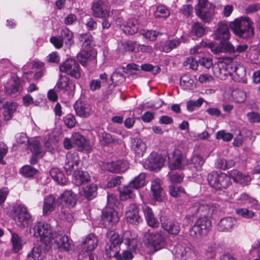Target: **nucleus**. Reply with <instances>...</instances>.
<instances>
[{
    "mask_svg": "<svg viewBox=\"0 0 260 260\" xmlns=\"http://www.w3.org/2000/svg\"><path fill=\"white\" fill-rule=\"evenodd\" d=\"M59 71L79 79L81 77V70L78 63L74 59L69 58L59 66Z\"/></svg>",
    "mask_w": 260,
    "mask_h": 260,
    "instance_id": "8",
    "label": "nucleus"
},
{
    "mask_svg": "<svg viewBox=\"0 0 260 260\" xmlns=\"http://www.w3.org/2000/svg\"><path fill=\"white\" fill-rule=\"evenodd\" d=\"M11 241L13 246V250L14 252H18L22 249V239L17 234L15 233H11Z\"/></svg>",
    "mask_w": 260,
    "mask_h": 260,
    "instance_id": "49",
    "label": "nucleus"
},
{
    "mask_svg": "<svg viewBox=\"0 0 260 260\" xmlns=\"http://www.w3.org/2000/svg\"><path fill=\"white\" fill-rule=\"evenodd\" d=\"M58 201L60 204L64 203L66 206L73 207L77 203V198L76 194L71 190H66L58 198Z\"/></svg>",
    "mask_w": 260,
    "mask_h": 260,
    "instance_id": "23",
    "label": "nucleus"
},
{
    "mask_svg": "<svg viewBox=\"0 0 260 260\" xmlns=\"http://www.w3.org/2000/svg\"><path fill=\"white\" fill-rule=\"evenodd\" d=\"M160 221L162 227L169 233L172 235H177L180 231V226L177 222L172 221L165 217H161Z\"/></svg>",
    "mask_w": 260,
    "mask_h": 260,
    "instance_id": "25",
    "label": "nucleus"
},
{
    "mask_svg": "<svg viewBox=\"0 0 260 260\" xmlns=\"http://www.w3.org/2000/svg\"><path fill=\"white\" fill-rule=\"evenodd\" d=\"M147 149L146 144L140 138H134L132 142V149L138 157L144 155Z\"/></svg>",
    "mask_w": 260,
    "mask_h": 260,
    "instance_id": "27",
    "label": "nucleus"
},
{
    "mask_svg": "<svg viewBox=\"0 0 260 260\" xmlns=\"http://www.w3.org/2000/svg\"><path fill=\"white\" fill-rule=\"evenodd\" d=\"M117 212L111 208H107L103 211L102 221L103 224L108 228L112 226L119 221Z\"/></svg>",
    "mask_w": 260,
    "mask_h": 260,
    "instance_id": "14",
    "label": "nucleus"
},
{
    "mask_svg": "<svg viewBox=\"0 0 260 260\" xmlns=\"http://www.w3.org/2000/svg\"><path fill=\"white\" fill-rule=\"evenodd\" d=\"M12 216L16 224L20 227L27 226L32 221L27 208L22 204L14 207Z\"/></svg>",
    "mask_w": 260,
    "mask_h": 260,
    "instance_id": "6",
    "label": "nucleus"
},
{
    "mask_svg": "<svg viewBox=\"0 0 260 260\" xmlns=\"http://www.w3.org/2000/svg\"><path fill=\"white\" fill-rule=\"evenodd\" d=\"M51 241L50 244L46 245V248H50L51 246L54 245L55 248H58V244H60L62 240H67V236L63 234H59L56 233H53L51 237Z\"/></svg>",
    "mask_w": 260,
    "mask_h": 260,
    "instance_id": "51",
    "label": "nucleus"
},
{
    "mask_svg": "<svg viewBox=\"0 0 260 260\" xmlns=\"http://www.w3.org/2000/svg\"><path fill=\"white\" fill-rule=\"evenodd\" d=\"M97 186L94 184L83 187L80 191L81 195L84 196L88 200H92L96 195Z\"/></svg>",
    "mask_w": 260,
    "mask_h": 260,
    "instance_id": "38",
    "label": "nucleus"
},
{
    "mask_svg": "<svg viewBox=\"0 0 260 260\" xmlns=\"http://www.w3.org/2000/svg\"><path fill=\"white\" fill-rule=\"evenodd\" d=\"M202 47L210 48L213 51H214L216 53L218 52L217 50H215L216 47L214 43L212 42L207 43L206 42L202 41L200 43V45H197L196 47L191 48L190 50V53L191 54L201 53L202 52Z\"/></svg>",
    "mask_w": 260,
    "mask_h": 260,
    "instance_id": "46",
    "label": "nucleus"
},
{
    "mask_svg": "<svg viewBox=\"0 0 260 260\" xmlns=\"http://www.w3.org/2000/svg\"><path fill=\"white\" fill-rule=\"evenodd\" d=\"M43 249V247L41 245L34 247L27 254V257H32L35 260H42L44 257Z\"/></svg>",
    "mask_w": 260,
    "mask_h": 260,
    "instance_id": "47",
    "label": "nucleus"
},
{
    "mask_svg": "<svg viewBox=\"0 0 260 260\" xmlns=\"http://www.w3.org/2000/svg\"><path fill=\"white\" fill-rule=\"evenodd\" d=\"M91 10L94 17L99 18H107L110 16V9L106 2L98 0L92 2Z\"/></svg>",
    "mask_w": 260,
    "mask_h": 260,
    "instance_id": "10",
    "label": "nucleus"
},
{
    "mask_svg": "<svg viewBox=\"0 0 260 260\" xmlns=\"http://www.w3.org/2000/svg\"><path fill=\"white\" fill-rule=\"evenodd\" d=\"M30 234L36 238H39L41 241L46 245L50 244L51 237L53 234V230L50 224L41 222H37L29 230Z\"/></svg>",
    "mask_w": 260,
    "mask_h": 260,
    "instance_id": "4",
    "label": "nucleus"
},
{
    "mask_svg": "<svg viewBox=\"0 0 260 260\" xmlns=\"http://www.w3.org/2000/svg\"><path fill=\"white\" fill-rule=\"evenodd\" d=\"M204 100L199 98L197 101L190 100L187 103L186 108L189 112H192L196 108H199L203 104Z\"/></svg>",
    "mask_w": 260,
    "mask_h": 260,
    "instance_id": "59",
    "label": "nucleus"
},
{
    "mask_svg": "<svg viewBox=\"0 0 260 260\" xmlns=\"http://www.w3.org/2000/svg\"><path fill=\"white\" fill-rule=\"evenodd\" d=\"M232 71L231 62L229 63L224 62H219L213 68L214 75L221 80H225L228 76H231Z\"/></svg>",
    "mask_w": 260,
    "mask_h": 260,
    "instance_id": "11",
    "label": "nucleus"
},
{
    "mask_svg": "<svg viewBox=\"0 0 260 260\" xmlns=\"http://www.w3.org/2000/svg\"><path fill=\"white\" fill-rule=\"evenodd\" d=\"M50 174L54 181L59 184L64 185L68 181L63 173L57 168L51 169L50 171Z\"/></svg>",
    "mask_w": 260,
    "mask_h": 260,
    "instance_id": "37",
    "label": "nucleus"
},
{
    "mask_svg": "<svg viewBox=\"0 0 260 260\" xmlns=\"http://www.w3.org/2000/svg\"><path fill=\"white\" fill-rule=\"evenodd\" d=\"M56 207V199L53 195H49L44 199L43 207V214L48 215L54 210Z\"/></svg>",
    "mask_w": 260,
    "mask_h": 260,
    "instance_id": "29",
    "label": "nucleus"
},
{
    "mask_svg": "<svg viewBox=\"0 0 260 260\" xmlns=\"http://www.w3.org/2000/svg\"><path fill=\"white\" fill-rule=\"evenodd\" d=\"M74 107L77 115L81 117H87L94 112V108L90 104L82 101H77Z\"/></svg>",
    "mask_w": 260,
    "mask_h": 260,
    "instance_id": "16",
    "label": "nucleus"
},
{
    "mask_svg": "<svg viewBox=\"0 0 260 260\" xmlns=\"http://www.w3.org/2000/svg\"><path fill=\"white\" fill-rule=\"evenodd\" d=\"M205 29L200 22L194 23L192 26V34L198 37H202L205 33Z\"/></svg>",
    "mask_w": 260,
    "mask_h": 260,
    "instance_id": "60",
    "label": "nucleus"
},
{
    "mask_svg": "<svg viewBox=\"0 0 260 260\" xmlns=\"http://www.w3.org/2000/svg\"><path fill=\"white\" fill-rule=\"evenodd\" d=\"M232 71L231 72V77L233 79L239 82L242 83H247V77L246 75L245 68L240 64H238L236 62H232Z\"/></svg>",
    "mask_w": 260,
    "mask_h": 260,
    "instance_id": "13",
    "label": "nucleus"
},
{
    "mask_svg": "<svg viewBox=\"0 0 260 260\" xmlns=\"http://www.w3.org/2000/svg\"><path fill=\"white\" fill-rule=\"evenodd\" d=\"M128 168L127 162L125 160H118L106 164V169L113 173H121L125 172Z\"/></svg>",
    "mask_w": 260,
    "mask_h": 260,
    "instance_id": "24",
    "label": "nucleus"
},
{
    "mask_svg": "<svg viewBox=\"0 0 260 260\" xmlns=\"http://www.w3.org/2000/svg\"><path fill=\"white\" fill-rule=\"evenodd\" d=\"M188 250L189 249L188 248H186L182 245L177 244L174 247V253L178 258L184 259Z\"/></svg>",
    "mask_w": 260,
    "mask_h": 260,
    "instance_id": "55",
    "label": "nucleus"
},
{
    "mask_svg": "<svg viewBox=\"0 0 260 260\" xmlns=\"http://www.w3.org/2000/svg\"><path fill=\"white\" fill-rule=\"evenodd\" d=\"M195 12L197 16L205 22H210L213 17V13L210 11H207L205 9L196 10Z\"/></svg>",
    "mask_w": 260,
    "mask_h": 260,
    "instance_id": "50",
    "label": "nucleus"
},
{
    "mask_svg": "<svg viewBox=\"0 0 260 260\" xmlns=\"http://www.w3.org/2000/svg\"><path fill=\"white\" fill-rule=\"evenodd\" d=\"M125 72L124 69L118 68L112 74L111 80L113 83L118 85L123 83L125 80L123 73Z\"/></svg>",
    "mask_w": 260,
    "mask_h": 260,
    "instance_id": "41",
    "label": "nucleus"
},
{
    "mask_svg": "<svg viewBox=\"0 0 260 260\" xmlns=\"http://www.w3.org/2000/svg\"><path fill=\"white\" fill-rule=\"evenodd\" d=\"M233 137V135L230 133H227L225 131H218L216 135L217 139H222L224 141H230Z\"/></svg>",
    "mask_w": 260,
    "mask_h": 260,
    "instance_id": "64",
    "label": "nucleus"
},
{
    "mask_svg": "<svg viewBox=\"0 0 260 260\" xmlns=\"http://www.w3.org/2000/svg\"><path fill=\"white\" fill-rule=\"evenodd\" d=\"M135 189L128 184L119 190V197L121 200L125 201L135 197Z\"/></svg>",
    "mask_w": 260,
    "mask_h": 260,
    "instance_id": "40",
    "label": "nucleus"
},
{
    "mask_svg": "<svg viewBox=\"0 0 260 260\" xmlns=\"http://www.w3.org/2000/svg\"><path fill=\"white\" fill-rule=\"evenodd\" d=\"M169 192L171 196L178 197L181 193H184V189L178 185H171L169 187Z\"/></svg>",
    "mask_w": 260,
    "mask_h": 260,
    "instance_id": "61",
    "label": "nucleus"
},
{
    "mask_svg": "<svg viewBox=\"0 0 260 260\" xmlns=\"http://www.w3.org/2000/svg\"><path fill=\"white\" fill-rule=\"evenodd\" d=\"M116 23L127 35H132L136 34L140 27L138 20L134 18L129 19L126 22L122 18H118L116 20Z\"/></svg>",
    "mask_w": 260,
    "mask_h": 260,
    "instance_id": "9",
    "label": "nucleus"
},
{
    "mask_svg": "<svg viewBox=\"0 0 260 260\" xmlns=\"http://www.w3.org/2000/svg\"><path fill=\"white\" fill-rule=\"evenodd\" d=\"M215 207L213 206L201 204L199 203H194L189 209L191 215L193 216L199 214L201 217L198 219L190 231V235L192 236L198 237L206 235L211 226V221L207 217L211 216L214 212Z\"/></svg>",
    "mask_w": 260,
    "mask_h": 260,
    "instance_id": "1",
    "label": "nucleus"
},
{
    "mask_svg": "<svg viewBox=\"0 0 260 260\" xmlns=\"http://www.w3.org/2000/svg\"><path fill=\"white\" fill-rule=\"evenodd\" d=\"M236 213L245 218H251L254 215V213L247 208H238L236 209Z\"/></svg>",
    "mask_w": 260,
    "mask_h": 260,
    "instance_id": "62",
    "label": "nucleus"
},
{
    "mask_svg": "<svg viewBox=\"0 0 260 260\" xmlns=\"http://www.w3.org/2000/svg\"><path fill=\"white\" fill-rule=\"evenodd\" d=\"M107 234L109 238V243L107 244L106 248L110 256L113 255L117 260H131L133 258V255L132 252L128 250L123 251L122 255L119 253L118 246L121 243V239L118 234L110 231Z\"/></svg>",
    "mask_w": 260,
    "mask_h": 260,
    "instance_id": "3",
    "label": "nucleus"
},
{
    "mask_svg": "<svg viewBox=\"0 0 260 260\" xmlns=\"http://www.w3.org/2000/svg\"><path fill=\"white\" fill-rule=\"evenodd\" d=\"M151 189L154 198L159 202L162 201L164 193L158 179L152 181Z\"/></svg>",
    "mask_w": 260,
    "mask_h": 260,
    "instance_id": "31",
    "label": "nucleus"
},
{
    "mask_svg": "<svg viewBox=\"0 0 260 260\" xmlns=\"http://www.w3.org/2000/svg\"><path fill=\"white\" fill-rule=\"evenodd\" d=\"M29 143V148L32 152L35 155H43L42 148L39 141L37 140H33L28 143Z\"/></svg>",
    "mask_w": 260,
    "mask_h": 260,
    "instance_id": "58",
    "label": "nucleus"
},
{
    "mask_svg": "<svg viewBox=\"0 0 260 260\" xmlns=\"http://www.w3.org/2000/svg\"><path fill=\"white\" fill-rule=\"evenodd\" d=\"M38 172L37 169L34 167L25 165L23 166L20 170L21 174L25 177H31L36 175Z\"/></svg>",
    "mask_w": 260,
    "mask_h": 260,
    "instance_id": "57",
    "label": "nucleus"
},
{
    "mask_svg": "<svg viewBox=\"0 0 260 260\" xmlns=\"http://www.w3.org/2000/svg\"><path fill=\"white\" fill-rule=\"evenodd\" d=\"M90 180V176L86 172L77 170L74 172L73 175V182L77 186L86 183Z\"/></svg>",
    "mask_w": 260,
    "mask_h": 260,
    "instance_id": "32",
    "label": "nucleus"
},
{
    "mask_svg": "<svg viewBox=\"0 0 260 260\" xmlns=\"http://www.w3.org/2000/svg\"><path fill=\"white\" fill-rule=\"evenodd\" d=\"M181 43L180 38H175L172 40H169L165 42H160L156 44V47L159 50L166 52H169L173 49L179 46Z\"/></svg>",
    "mask_w": 260,
    "mask_h": 260,
    "instance_id": "26",
    "label": "nucleus"
},
{
    "mask_svg": "<svg viewBox=\"0 0 260 260\" xmlns=\"http://www.w3.org/2000/svg\"><path fill=\"white\" fill-rule=\"evenodd\" d=\"M75 87V85L67 76H61L55 87L58 92L62 91L67 95L72 94Z\"/></svg>",
    "mask_w": 260,
    "mask_h": 260,
    "instance_id": "15",
    "label": "nucleus"
},
{
    "mask_svg": "<svg viewBox=\"0 0 260 260\" xmlns=\"http://www.w3.org/2000/svg\"><path fill=\"white\" fill-rule=\"evenodd\" d=\"M83 244L86 251L84 252H90L93 250L97 246L98 240L96 237L92 234L88 235L83 242Z\"/></svg>",
    "mask_w": 260,
    "mask_h": 260,
    "instance_id": "35",
    "label": "nucleus"
},
{
    "mask_svg": "<svg viewBox=\"0 0 260 260\" xmlns=\"http://www.w3.org/2000/svg\"><path fill=\"white\" fill-rule=\"evenodd\" d=\"M94 52L91 50V48L89 49L83 48L82 50L78 54L77 58L81 64L85 66L86 64L87 60L94 58Z\"/></svg>",
    "mask_w": 260,
    "mask_h": 260,
    "instance_id": "34",
    "label": "nucleus"
},
{
    "mask_svg": "<svg viewBox=\"0 0 260 260\" xmlns=\"http://www.w3.org/2000/svg\"><path fill=\"white\" fill-rule=\"evenodd\" d=\"M170 15L169 9L164 5L158 6L154 12L156 18L162 17L166 18Z\"/></svg>",
    "mask_w": 260,
    "mask_h": 260,
    "instance_id": "53",
    "label": "nucleus"
},
{
    "mask_svg": "<svg viewBox=\"0 0 260 260\" xmlns=\"http://www.w3.org/2000/svg\"><path fill=\"white\" fill-rule=\"evenodd\" d=\"M79 40L82 44V48L89 49L94 45L93 37L89 33L80 34L78 37Z\"/></svg>",
    "mask_w": 260,
    "mask_h": 260,
    "instance_id": "42",
    "label": "nucleus"
},
{
    "mask_svg": "<svg viewBox=\"0 0 260 260\" xmlns=\"http://www.w3.org/2000/svg\"><path fill=\"white\" fill-rule=\"evenodd\" d=\"M187 164L185 157L178 149H175L173 153V162L170 164L172 170L182 169Z\"/></svg>",
    "mask_w": 260,
    "mask_h": 260,
    "instance_id": "20",
    "label": "nucleus"
},
{
    "mask_svg": "<svg viewBox=\"0 0 260 260\" xmlns=\"http://www.w3.org/2000/svg\"><path fill=\"white\" fill-rule=\"evenodd\" d=\"M237 220L232 217H226L221 219L217 225L218 231L230 232L237 225Z\"/></svg>",
    "mask_w": 260,
    "mask_h": 260,
    "instance_id": "22",
    "label": "nucleus"
},
{
    "mask_svg": "<svg viewBox=\"0 0 260 260\" xmlns=\"http://www.w3.org/2000/svg\"><path fill=\"white\" fill-rule=\"evenodd\" d=\"M79 164V157L76 152H68L66 155V159L64 169L68 175H71L74 170V167Z\"/></svg>",
    "mask_w": 260,
    "mask_h": 260,
    "instance_id": "18",
    "label": "nucleus"
},
{
    "mask_svg": "<svg viewBox=\"0 0 260 260\" xmlns=\"http://www.w3.org/2000/svg\"><path fill=\"white\" fill-rule=\"evenodd\" d=\"M145 219L148 224L152 227L156 228L158 226L159 222L155 218L152 210L148 206L143 209Z\"/></svg>",
    "mask_w": 260,
    "mask_h": 260,
    "instance_id": "33",
    "label": "nucleus"
},
{
    "mask_svg": "<svg viewBox=\"0 0 260 260\" xmlns=\"http://www.w3.org/2000/svg\"><path fill=\"white\" fill-rule=\"evenodd\" d=\"M196 80L194 75L186 74L180 78V85L185 90L193 89L196 86Z\"/></svg>",
    "mask_w": 260,
    "mask_h": 260,
    "instance_id": "30",
    "label": "nucleus"
},
{
    "mask_svg": "<svg viewBox=\"0 0 260 260\" xmlns=\"http://www.w3.org/2000/svg\"><path fill=\"white\" fill-rule=\"evenodd\" d=\"M229 174L235 182H238L243 186L248 185L251 181V178L249 175H243L237 170L230 171Z\"/></svg>",
    "mask_w": 260,
    "mask_h": 260,
    "instance_id": "28",
    "label": "nucleus"
},
{
    "mask_svg": "<svg viewBox=\"0 0 260 260\" xmlns=\"http://www.w3.org/2000/svg\"><path fill=\"white\" fill-rule=\"evenodd\" d=\"M60 37L63 41H70L73 38V34L68 28L64 27L61 29Z\"/></svg>",
    "mask_w": 260,
    "mask_h": 260,
    "instance_id": "63",
    "label": "nucleus"
},
{
    "mask_svg": "<svg viewBox=\"0 0 260 260\" xmlns=\"http://www.w3.org/2000/svg\"><path fill=\"white\" fill-rule=\"evenodd\" d=\"M204 163V158L201 155L196 154L191 157L189 164L191 167L194 168L196 171H200Z\"/></svg>",
    "mask_w": 260,
    "mask_h": 260,
    "instance_id": "44",
    "label": "nucleus"
},
{
    "mask_svg": "<svg viewBox=\"0 0 260 260\" xmlns=\"http://www.w3.org/2000/svg\"><path fill=\"white\" fill-rule=\"evenodd\" d=\"M59 216L61 220L70 224H72L75 220L73 213L68 208L62 209Z\"/></svg>",
    "mask_w": 260,
    "mask_h": 260,
    "instance_id": "48",
    "label": "nucleus"
},
{
    "mask_svg": "<svg viewBox=\"0 0 260 260\" xmlns=\"http://www.w3.org/2000/svg\"><path fill=\"white\" fill-rule=\"evenodd\" d=\"M253 24V22L249 17H241L231 22L229 26L240 38L249 39L254 35Z\"/></svg>",
    "mask_w": 260,
    "mask_h": 260,
    "instance_id": "2",
    "label": "nucleus"
},
{
    "mask_svg": "<svg viewBox=\"0 0 260 260\" xmlns=\"http://www.w3.org/2000/svg\"><path fill=\"white\" fill-rule=\"evenodd\" d=\"M137 42L126 41L119 43L118 49L119 52L124 54L126 52H133L135 50Z\"/></svg>",
    "mask_w": 260,
    "mask_h": 260,
    "instance_id": "36",
    "label": "nucleus"
},
{
    "mask_svg": "<svg viewBox=\"0 0 260 260\" xmlns=\"http://www.w3.org/2000/svg\"><path fill=\"white\" fill-rule=\"evenodd\" d=\"M144 242L148 247L156 251L164 248L166 245L165 237L160 233H147L144 236Z\"/></svg>",
    "mask_w": 260,
    "mask_h": 260,
    "instance_id": "7",
    "label": "nucleus"
},
{
    "mask_svg": "<svg viewBox=\"0 0 260 260\" xmlns=\"http://www.w3.org/2000/svg\"><path fill=\"white\" fill-rule=\"evenodd\" d=\"M44 146L47 150L51 153H53L54 148L53 145L56 142V137L53 133L47 134L44 138Z\"/></svg>",
    "mask_w": 260,
    "mask_h": 260,
    "instance_id": "45",
    "label": "nucleus"
},
{
    "mask_svg": "<svg viewBox=\"0 0 260 260\" xmlns=\"http://www.w3.org/2000/svg\"><path fill=\"white\" fill-rule=\"evenodd\" d=\"M14 84L11 87H7L6 91L11 96H15L20 89L19 80L18 78H13Z\"/></svg>",
    "mask_w": 260,
    "mask_h": 260,
    "instance_id": "56",
    "label": "nucleus"
},
{
    "mask_svg": "<svg viewBox=\"0 0 260 260\" xmlns=\"http://www.w3.org/2000/svg\"><path fill=\"white\" fill-rule=\"evenodd\" d=\"M214 36L215 39L220 41V43H225L229 40L230 34L229 25L226 22L221 21L218 23Z\"/></svg>",
    "mask_w": 260,
    "mask_h": 260,
    "instance_id": "17",
    "label": "nucleus"
},
{
    "mask_svg": "<svg viewBox=\"0 0 260 260\" xmlns=\"http://www.w3.org/2000/svg\"><path fill=\"white\" fill-rule=\"evenodd\" d=\"M135 190H137L143 187L145 184V174L140 173L138 176L133 179L128 184Z\"/></svg>",
    "mask_w": 260,
    "mask_h": 260,
    "instance_id": "43",
    "label": "nucleus"
},
{
    "mask_svg": "<svg viewBox=\"0 0 260 260\" xmlns=\"http://www.w3.org/2000/svg\"><path fill=\"white\" fill-rule=\"evenodd\" d=\"M125 217L127 222L133 224L139 223L142 221L138 207L135 204H131L128 206L125 213Z\"/></svg>",
    "mask_w": 260,
    "mask_h": 260,
    "instance_id": "21",
    "label": "nucleus"
},
{
    "mask_svg": "<svg viewBox=\"0 0 260 260\" xmlns=\"http://www.w3.org/2000/svg\"><path fill=\"white\" fill-rule=\"evenodd\" d=\"M232 96L235 102L243 103L246 99V93L242 90L236 89L233 91Z\"/></svg>",
    "mask_w": 260,
    "mask_h": 260,
    "instance_id": "54",
    "label": "nucleus"
},
{
    "mask_svg": "<svg viewBox=\"0 0 260 260\" xmlns=\"http://www.w3.org/2000/svg\"><path fill=\"white\" fill-rule=\"evenodd\" d=\"M164 158L160 155L151 153L144 162V167L146 169L151 170H159L163 166Z\"/></svg>",
    "mask_w": 260,
    "mask_h": 260,
    "instance_id": "12",
    "label": "nucleus"
},
{
    "mask_svg": "<svg viewBox=\"0 0 260 260\" xmlns=\"http://www.w3.org/2000/svg\"><path fill=\"white\" fill-rule=\"evenodd\" d=\"M209 185L216 190L226 189L232 185L231 177L223 173L212 172L208 175Z\"/></svg>",
    "mask_w": 260,
    "mask_h": 260,
    "instance_id": "5",
    "label": "nucleus"
},
{
    "mask_svg": "<svg viewBox=\"0 0 260 260\" xmlns=\"http://www.w3.org/2000/svg\"><path fill=\"white\" fill-rule=\"evenodd\" d=\"M17 105L16 103H7L5 107L4 116L6 120H10L16 111Z\"/></svg>",
    "mask_w": 260,
    "mask_h": 260,
    "instance_id": "52",
    "label": "nucleus"
},
{
    "mask_svg": "<svg viewBox=\"0 0 260 260\" xmlns=\"http://www.w3.org/2000/svg\"><path fill=\"white\" fill-rule=\"evenodd\" d=\"M120 239H121V243L123 242L127 245L129 250L135 251L140 246L141 243L140 240L133 236L131 231H125L122 237L120 238Z\"/></svg>",
    "mask_w": 260,
    "mask_h": 260,
    "instance_id": "19",
    "label": "nucleus"
},
{
    "mask_svg": "<svg viewBox=\"0 0 260 260\" xmlns=\"http://www.w3.org/2000/svg\"><path fill=\"white\" fill-rule=\"evenodd\" d=\"M98 134L99 142L102 146H107L113 142L114 139L112 135L105 132L103 129H99Z\"/></svg>",
    "mask_w": 260,
    "mask_h": 260,
    "instance_id": "39",
    "label": "nucleus"
}]
</instances>
